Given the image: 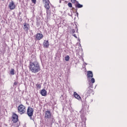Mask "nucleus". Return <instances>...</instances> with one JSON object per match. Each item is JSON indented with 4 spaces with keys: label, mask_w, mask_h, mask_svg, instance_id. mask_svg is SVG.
<instances>
[{
    "label": "nucleus",
    "mask_w": 127,
    "mask_h": 127,
    "mask_svg": "<svg viewBox=\"0 0 127 127\" xmlns=\"http://www.w3.org/2000/svg\"><path fill=\"white\" fill-rule=\"evenodd\" d=\"M83 7V5L78 3L75 5V7H77V8H81Z\"/></svg>",
    "instance_id": "2eb2a0df"
},
{
    "label": "nucleus",
    "mask_w": 127,
    "mask_h": 127,
    "mask_svg": "<svg viewBox=\"0 0 127 127\" xmlns=\"http://www.w3.org/2000/svg\"><path fill=\"white\" fill-rule=\"evenodd\" d=\"M76 14H77V16H78L79 13L77 12H76Z\"/></svg>",
    "instance_id": "7c9ffc66"
},
{
    "label": "nucleus",
    "mask_w": 127,
    "mask_h": 127,
    "mask_svg": "<svg viewBox=\"0 0 127 127\" xmlns=\"http://www.w3.org/2000/svg\"><path fill=\"white\" fill-rule=\"evenodd\" d=\"M45 8L46 9V12L47 16H49L51 14V10H50V6H45Z\"/></svg>",
    "instance_id": "423d86ee"
},
{
    "label": "nucleus",
    "mask_w": 127,
    "mask_h": 127,
    "mask_svg": "<svg viewBox=\"0 0 127 127\" xmlns=\"http://www.w3.org/2000/svg\"><path fill=\"white\" fill-rule=\"evenodd\" d=\"M80 118L81 119H84V116H83V115H80Z\"/></svg>",
    "instance_id": "c756f323"
},
{
    "label": "nucleus",
    "mask_w": 127,
    "mask_h": 127,
    "mask_svg": "<svg viewBox=\"0 0 127 127\" xmlns=\"http://www.w3.org/2000/svg\"><path fill=\"white\" fill-rule=\"evenodd\" d=\"M71 33H72V34H74L75 33V30L74 29L71 30Z\"/></svg>",
    "instance_id": "bb28decb"
},
{
    "label": "nucleus",
    "mask_w": 127,
    "mask_h": 127,
    "mask_svg": "<svg viewBox=\"0 0 127 127\" xmlns=\"http://www.w3.org/2000/svg\"><path fill=\"white\" fill-rule=\"evenodd\" d=\"M26 112V107L23 105L21 104L18 107V113L20 115H23Z\"/></svg>",
    "instance_id": "f03ea898"
},
{
    "label": "nucleus",
    "mask_w": 127,
    "mask_h": 127,
    "mask_svg": "<svg viewBox=\"0 0 127 127\" xmlns=\"http://www.w3.org/2000/svg\"><path fill=\"white\" fill-rule=\"evenodd\" d=\"M9 7L10 9L12 10L15 8V5H14V3L13 1H12L9 4Z\"/></svg>",
    "instance_id": "9d476101"
},
{
    "label": "nucleus",
    "mask_w": 127,
    "mask_h": 127,
    "mask_svg": "<svg viewBox=\"0 0 127 127\" xmlns=\"http://www.w3.org/2000/svg\"><path fill=\"white\" fill-rule=\"evenodd\" d=\"M88 88H93V83H90L89 84Z\"/></svg>",
    "instance_id": "4be33fe9"
},
{
    "label": "nucleus",
    "mask_w": 127,
    "mask_h": 127,
    "mask_svg": "<svg viewBox=\"0 0 127 127\" xmlns=\"http://www.w3.org/2000/svg\"><path fill=\"white\" fill-rule=\"evenodd\" d=\"M90 82H91L92 84H94V83L95 82V78H92L90 80Z\"/></svg>",
    "instance_id": "aec40b11"
},
{
    "label": "nucleus",
    "mask_w": 127,
    "mask_h": 127,
    "mask_svg": "<svg viewBox=\"0 0 127 127\" xmlns=\"http://www.w3.org/2000/svg\"><path fill=\"white\" fill-rule=\"evenodd\" d=\"M75 29L76 32H78V27H77V25H75Z\"/></svg>",
    "instance_id": "a878e982"
},
{
    "label": "nucleus",
    "mask_w": 127,
    "mask_h": 127,
    "mask_svg": "<svg viewBox=\"0 0 127 127\" xmlns=\"http://www.w3.org/2000/svg\"><path fill=\"white\" fill-rule=\"evenodd\" d=\"M32 2L35 4L36 3V0H32Z\"/></svg>",
    "instance_id": "393cba45"
},
{
    "label": "nucleus",
    "mask_w": 127,
    "mask_h": 127,
    "mask_svg": "<svg viewBox=\"0 0 127 127\" xmlns=\"http://www.w3.org/2000/svg\"><path fill=\"white\" fill-rule=\"evenodd\" d=\"M43 3H45L44 6H50V1L49 0H43Z\"/></svg>",
    "instance_id": "9b49d317"
},
{
    "label": "nucleus",
    "mask_w": 127,
    "mask_h": 127,
    "mask_svg": "<svg viewBox=\"0 0 127 127\" xmlns=\"http://www.w3.org/2000/svg\"><path fill=\"white\" fill-rule=\"evenodd\" d=\"M11 120L13 123H17L18 122V116L15 113H13Z\"/></svg>",
    "instance_id": "20e7f679"
},
{
    "label": "nucleus",
    "mask_w": 127,
    "mask_h": 127,
    "mask_svg": "<svg viewBox=\"0 0 127 127\" xmlns=\"http://www.w3.org/2000/svg\"><path fill=\"white\" fill-rule=\"evenodd\" d=\"M3 1V0H2Z\"/></svg>",
    "instance_id": "72a5a7b5"
},
{
    "label": "nucleus",
    "mask_w": 127,
    "mask_h": 127,
    "mask_svg": "<svg viewBox=\"0 0 127 127\" xmlns=\"http://www.w3.org/2000/svg\"><path fill=\"white\" fill-rule=\"evenodd\" d=\"M23 25H24V27H23V29L25 31H28V29H29V24H28V23H24L23 24Z\"/></svg>",
    "instance_id": "1a4fd4ad"
},
{
    "label": "nucleus",
    "mask_w": 127,
    "mask_h": 127,
    "mask_svg": "<svg viewBox=\"0 0 127 127\" xmlns=\"http://www.w3.org/2000/svg\"><path fill=\"white\" fill-rule=\"evenodd\" d=\"M10 73L11 75H14V69H13V68L11 69Z\"/></svg>",
    "instance_id": "a211bd4d"
},
{
    "label": "nucleus",
    "mask_w": 127,
    "mask_h": 127,
    "mask_svg": "<svg viewBox=\"0 0 127 127\" xmlns=\"http://www.w3.org/2000/svg\"><path fill=\"white\" fill-rule=\"evenodd\" d=\"M60 2L61 3V0H60Z\"/></svg>",
    "instance_id": "473e14b6"
},
{
    "label": "nucleus",
    "mask_w": 127,
    "mask_h": 127,
    "mask_svg": "<svg viewBox=\"0 0 127 127\" xmlns=\"http://www.w3.org/2000/svg\"><path fill=\"white\" fill-rule=\"evenodd\" d=\"M43 38V35L42 33H37L36 35V40H41Z\"/></svg>",
    "instance_id": "0eeeda50"
},
{
    "label": "nucleus",
    "mask_w": 127,
    "mask_h": 127,
    "mask_svg": "<svg viewBox=\"0 0 127 127\" xmlns=\"http://www.w3.org/2000/svg\"><path fill=\"white\" fill-rule=\"evenodd\" d=\"M68 6H69V7H72V3L71 2H68L67 4Z\"/></svg>",
    "instance_id": "5701e85b"
},
{
    "label": "nucleus",
    "mask_w": 127,
    "mask_h": 127,
    "mask_svg": "<svg viewBox=\"0 0 127 127\" xmlns=\"http://www.w3.org/2000/svg\"><path fill=\"white\" fill-rule=\"evenodd\" d=\"M73 36H74V37H75V38H77V36H76V34H72Z\"/></svg>",
    "instance_id": "c85d7f7f"
},
{
    "label": "nucleus",
    "mask_w": 127,
    "mask_h": 127,
    "mask_svg": "<svg viewBox=\"0 0 127 127\" xmlns=\"http://www.w3.org/2000/svg\"><path fill=\"white\" fill-rule=\"evenodd\" d=\"M41 94L42 95V96H44V97H45V96L47 95V91L45 89H42L41 91Z\"/></svg>",
    "instance_id": "4468645a"
},
{
    "label": "nucleus",
    "mask_w": 127,
    "mask_h": 127,
    "mask_svg": "<svg viewBox=\"0 0 127 127\" xmlns=\"http://www.w3.org/2000/svg\"><path fill=\"white\" fill-rule=\"evenodd\" d=\"M29 70L32 73H38L41 70L40 64L38 62H30L29 66Z\"/></svg>",
    "instance_id": "f257e3e1"
},
{
    "label": "nucleus",
    "mask_w": 127,
    "mask_h": 127,
    "mask_svg": "<svg viewBox=\"0 0 127 127\" xmlns=\"http://www.w3.org/2000/svg\"><path fill=\"white\" fill-rule=\"evenodd\" d=\"M37 26H39V25H40V21L39 20H37Z\"/></svg>",
    "instance_id": "412c9836"
},
{
    "label": "nucleus",
    "mask_w": 127,
    "mask_h": 127,
    "mask_svg": "<svg viewBox=\"0 0 127 127\" xmlns=\"http://www.w3.org/2000/svg\"><path fill=\"white\" fill-rule=\"evenodd\" d=\"M34 112V110L32 108L29 107L27 110V114L29 117L30 120H33V118H32V116H33V112Z\"/></svg>",
    "instance_id": "7ed1b4c3"
},
{
    "label": "nucleus",
    "mask_w": 127,
    "mask_h": 127,
    "mask_svg": "<svg viewBox=\"0 0 127 127\" xmlns=\"http://www.w3.org/2000/svg\"><path fill=\"white\" fill-rule=\"evenodd\" d=\"M87 77L88 79H91V78H93V72H92V71H87Z\"/></svg>",
    "instance_id": "ddd939ff"
},
{
    "label": "nucleus",
    "mask_w": 127,
    "mask_h": 127,
    "mask_svg": "<svg viewBox=\"0 0 127 127\" xmlns=\"http://www.w3.org/2000/svg\"><path fill=\"white\" fill-rule=\"evenodd\" d=\"M71 2H72V3H75V2H76V0H71Z\"/></svg>",
    "instance_id": "cd10ccee"
},
{
    "label": "nucleus",
    "mask_w": 127,
    "mask_h": 127,
    "mask_svg": "<svg viewBox=\"0 0 127 127\" xmlns=\"http://www.w3.org/2000/svg\"><path fill=\"white\" fill-rule=\"evenodd\" d=\"M49 42L48 40H45L43 43V46L44 48H48L49 47Z\"/></svg>",
    "instance_id": "6e6552de"
},
{
    "label": "nucleus",
    "mask_w": 127,
    "mask_h": 127,
    "mask_svg": "<svg viewBox=\"0 0 127 127\" xmlns=\"http://www.w3.org/2000/svg\"><path fill=\"white\" fill-rule=\"evenodd\" d=\"M69 59L70 57L69 56H67L64 57V60H65V61H69Z\"/></svg>",
    "instance_id": "f3484780"
},
{
    "label": "nucleus",
    "mask_w": 127,
    "mask_h": 127,
    "mask_svg": "<svg viewBox=\"0 0 127 127\" xmlns=\"http://www.w3.org/2000/svg\"><path fill=\"white\" fill-rule=\"evenodd\" d=\"M45 119L48 120V119H51V112L50 111H46L45 114Z\"/></svg>",
    "instance_id": "39448f33"
},
{
    "label": "nucleus",
    "mask_w": 127,
    "mask_h": 127,
    "mask_svg": "<svg viewBox=\"0 0 127 127\" xmlns=\"http://www.w3.org/2000/svg\"><path fill=\"white\" fill-rule=\"evenodd\" d=\"M73 96L74 98H75V99H77L79 101L81 100V97L80 96V95H79V94H78V93H77V92H74L73 93Z\"/></svg>",
    "instance_id": "f8f14e48"
},
{
    "label": "nucleus",
    "mask_w": 127,
    "mask_h": 127,
    "mask_svg": "<svg viewBox=\"0 0 127 127\" xmlns=\"http://www.w3.org/2000/svg\"><path fill=\"white\" fill-rule=\"evenodd\" d=\"M36 87L38 89H41V84H36Z\"/></svg>",
    "instance_id": "6ab92c4d"
},
{
    "label": "nucleus",
    "mask_w": 127,
    "mask_h": 127,
    "mask_svg": "<svg viewBox=\"0 0 127 127\" xmlns=\"http://www.w3.org/2000/svg\"><path fill=\"white\" fill-rule=\"evenodd\" d=\"M84 65H87V63H85Z\"/></svg>",
    "instance_id": "2f4dec72"
},
{
    "label": "nucleus",
    "mask_w": 127,
    "mask_h": 127,
    "mask_svg": "<svg viewBox=\"0 0 127 127\" xmlns=\"http://www.w3.org/2000/svg\"><path fill=\"white\" fill-rule=\"evenodd\" d=\"M87 93L89 94H91V93H92V89L90 88V87H88L87 89Z\"/></svg>",
    "instance_id": "dca6fc26"
},
{
    "label": "nucleus",
    "mask_w": 127,
    "mask_h": 127,
    "mask_svg": "<svg viewBox=\"0 0 127 127\" xmlns=\"http://www.w3.org/2000/svg\"><path fill=\"white\" fill-rule=\"evenodd\" d=\"M17 84H18V82H17V81H15V82H14L13 86H16V85H17Z\"/></svg>",
    "instance_id": "b1692460"
}]
</instances>
